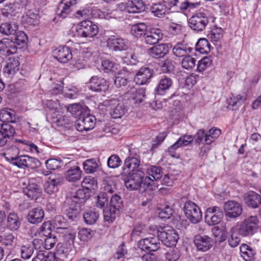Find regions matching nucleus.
Listing matches in <instances>:
<instances>
[{"label":"nucleus","instance_id":"36","mask_svg":"<svg viewBox=\"0 0 261 261\" xmlns=\"http://www.w3.org/2000/svg\"><path fill=\"white\" fill-rule=\"evenodd\" d=\"M66 179L69 182H75L82 177V171L78 166L71 167L65 174Z\"/></svg>","mask_w":261,"mask_h":261},{"label":"nucleus","instance_id":"3","mask_svg":"<svg viewBox=\"0 0 261 261\" xmlns=\"http://www.w3.org/2000/svg\"><path fill=\"white\" fill-rule=\"evenodd\" d=\"M77 35L81 37L92 38L97 35L99 29L96 24L89 20L79 23L76 27Z\"/></svg>","mask_w":261,"mask_h":261},{"label":"nucleus","instance_id":"12","mask_svg":"<svg viewBox=\"0 0 261 261\" xmlns=\"http://www.w3.org/2000/svg\"><path fill=\"white\" fill-rule=\"evenodd\" d=\"M224 212L226 217L230 218H236L242 214V205L237 201L229 200L225 202L224 204Z\"/></svg>","mask_w":261,"mask_h":261},{"label":"nucleus","instance_id":"13","mask_svg":"<svg viewBox=\"0 0 261 261\" xmlns=\"http://www.w3.org/2000/svg\"><path fill=\"white\" fill-rule=\"evenodd\" d=\"M95 121L96 119L94 116L83 115L76 120L75 126L78 131H88L94 127Z\"/></svg>","mask_w":261,"mask_h":261},{"label":"nucleus","instance_id":"35","mask_svg":"<svg viewBox=\"0 0 261 261\" xmlns=\"http://www.w3.org/2000/svg\"><path fill=\"white\" fill-rule=\"evenodd\" d=\"M228 242L229 245L232 248H235L239 245L241 239L240 231L238 229V226L232 227L229 232Z\"/></svg>","mask_w":261,"mask_h":261},{"label":"nucleus","instance_id":"2","mask_svg":"<svg viewBox=\"0 0 261 261\" xmlns=\"http://www.w3.org/2000/svg\"><path fill=\"white\" fill-rule=\"evenodd\" d=\"M157 234L160 241L167 247L175 246L179 239L176 231L169 227H164L161 230H158Z\"/></svg>","mask_w":261,"mask_h":261},{"label":"nucleus","instance_id":"31","mask_svg":"<svg viewBox=\"0 0 261 261\" xmlns=\"http://www.w3.org/2000/svg\"><path fill=\"white\" fill-rule=\"evenodd\" d=\"M75 4L72 3V1L66 2L63 0L59 4L56 13L60 17L66 18L71 11V6Z\"/></svg>","mask_w":261,"mask_h":261},{"label":"nucleus","instance_id":"25","mask_svg":"<svg viewBox=\"0 0 261 261\" xmlns=\"http://www.w3.org/2000/svg\"><path fill=\"white\" fill-rule=\"evenodd\" d=\"M149 11L155 17L162 18L165 16L168 8L165 1L152 3L149 7Z\"/></svg>","mask_w":261,"mask_h":261},{"label":"nucleus","instance_id":"43","mask_svg":"<svg viewBox=\"0 0 261 261\" xmlns=\"http://www.w3.org/2000/svg\"><path fill=\"white\" fill-rule=\"evenodd\" d=\"M15 115L11 109H4L0 112V120L4 123H13L15 122Z\"/></svg>","mask_w":261,"mask_h":261},{"label":"nucleus","instance_id":"6","mask_svg":"<svg viewBox=\"0 0 261 261\" xmlns=\"http://www.w3.org/2000/svg\"><path fill=\"white\" fill-rule=\"evenodd\" d=\"M131 172L126 175L127 177L124 179L125 186L130 190H138L142 186L143 178L145 174L139 170Z\"/></svg>","mask_w":261,"mask_h":261},{"label":"nucleus","instance_id":"8","mask_svg":"<svg viewBox=\"0 0 261 261\" xmlns=\"http://www.w3.org/2000/svg\"><path fill=\"white\" fill-rule=\"evenodd\" d=\"M106 43L109 49L114 51L126 50L129 47L128 40L117 35L109 36Z\"/></svg>","mask_w":261,"mask_h":261},{"label":"nucleus","instance_id":"11","mask_svg":"<svg viewBox=\"0 0 261 261\" xmlns=\"http://www.w3.org/2000/svg\"><path fill=\"white\" fill-rule=\"evenodd\" d=\"M160 239L158 237L146 238L140 240L137 244L139 249L144 251H156L160 248Z\"/></svg>","mask_w":261,"mask_h":261},{"label":"nucleus","instance_id":"5","mask_svg":"<svg viewBox=\"0 0 261 261\" xmlns=\"http://www.w3.org/2000/svg\"><path fill=\"white\" fill-rule=\"evenodd\" d=\"M183 210L186 217L189 221L196 224L199 222L202 218V213L198 205L191 201L185 202Z\"/></svg>","mask_w":261,"mask_h":261},{"label":"nucleus","instance_id":"42","mask_svg":"<svg viewBox=\"0 0 261 261\" xmlns=\"http://www.w3.org/2000/svg\"><path fill=\"white\" fill-rule=\"evenodd\" d=\"M17 29L18 25L15 23H3L0 26V33L6 35H12Z\"/></svg>","mask_w":261,"mask_h":261},{"label":"nucleus","instance_id":"52","mask_svg":"<svg viewBox=\"0 0 261 261\" xmlns=\"http://www.w3.org/2000/svg\"><path fill=\"white\" fill-rule=\"evenodd\" d=\"M196 60L191 56H186L182 60L181 66L183 68L187 70H192L195 67Z\"/></svg>","mask_w":261,"mask_h":261},{"label":"nucleus","instance_id":"59","mask_svg":"<svg viewBox=\"0 0 261 261\" xmlns=\"http://www.w3.org/2000/svg\"><path fill=\"white\" fill-rule=\"evenodd\" d=\"M161 70L164 73H171L174 69V65L172 60L167 59L160 63Z\"/></svg>","mask_w":261,"mask_h":261},{"label":"nucleus","instance_id":"64","mask_svg":"<svg viewBox=\"0 0 261 261\" xmlns=\"http://www.w3.org/2000/svg\"><path fill=\"white\" fill-rule=\"evenodd\" d=\"M223 30L221 28L216 27L211 31L208 35L212 41L217 42L223 37Z\"/></svg>","mask_w":261,"mask_h":261},{"label":"nucleus","instance_id":"20","mask_svg":"<svg viewBox=\"0 0 261 261\" xmlns=\"http://www.w3.org/2000/svg\"><path fill=\"white\" fill-rule=\"evenodd\" d=\"M244 200L248 207L257 208L261 204V196L253 191H250L244 194Z\"/></svg>","mask_w":261,"mask_h":261},{"label":"nucleus","instance_id":"24","mask_svg":"<svg viewBox=\"0 0 261 261\" xmlns=\"http://www.w3.org/2000/svg\"><path fill=\"white\" fill-rule=\"evenodd\" d=\"M147 52L152 58L155 59L163 58L168 53L169 46L167 44L161 43L150 48Z\"/></svg>","mask_w":261,"mask_h":261},{"label":"nucleus","instance_id":"58","mask_svg":"<svg viewBox=\"0 0 261 261\" xmlns=\"http://www.w3.org/2000/svg\"><path fill=\"white\" fill-rule=\"evenodd\" d=\"M212 59L211 56L203 57L198 61L197 69L199 72L203 71L206 68L210 67L212 64Z\"/></svg>","mask_w":261,"mask_h":261},{"label":"nucleus","instance_id":"57","mask_svg":"<svg viewBox=\"0 0 261 261\" xmlns=\"http://www.w3.org/2000/svg\"><path fill=\"white\" fill-rule=\"evenodd\" d=\"M14 43L17 45H24L25 44L28 38L27 35L22 31L15 32L14 34Z\"/></svg>","mask_w":261,"mask_h":261},{"label":"nucleus","instance_id":"18","mask_svg":"<svg viewBox=\"0 0 261 261\" xmlns=\"http://www.w3.org/2000/svg\"><path fill=\"white\" fill-rule=\"evenodd\" d=\"M54 57L59 62L65 63L73 56L71 49L67 46H59L54 51Z\"/></svg>","mask_w":261,"mask_h":261},{"label":"nucleus","instance_id":"54","mask_svg":"<svg viewBox=\"0 0 261 261\" xmlns=\"http://www.w3.org/2000/svg\"><path fill=\"white\" fill-rule=\"evenodd\" d=\"M100 11L98 10H90L88 9H83L82 10H78L75 13V17L80 18H86L90 15L92 17H96V13L98 14Z\"/></svg>","mask_w":261,"mask_h":261},{"label":"nucleus","instance_id":"1","mask_svg":"<svg viewBox=\"0 0 261 261\" xmlns=\"http://www.w3.org/2000/svg\"><path fill=\"white\" fill-rule=\"evenodd\" d=\"M140 165V157L139 150L137 149L129 150V155L124 161L122 174L125 175L129 172L136 171Z\"/></svg>","mask_w":261,"mask_h":261},{"label":"nucleus","instance_id":"46","mask_svg":"<svg viewBox=\"0 0 261 261\" xmlns=\"http://www.w3.org/2000/svg\"><path fill=\"white\" fill-rule=\"evenodd\" d=\"M92 53L91 49L89 48H84L82 53L83 60L78 59L75 63V65L78 68H83L86 65L87 60L92 57Z\"/></svg>","mask_w":261,"mask_h":261},{"label":"nucleus","instance_id":"60","mask_svg":"<svg viewBox=\"0 0 261 261\" xmlns=\"http://www.w3.org/2000/svg\"><path fill=\"white\" fill-rule=\"evenodd\" d=\"M122 204L123 201L121 197L117 194H114L111 198L109 207L119 211Z\"/></svg>","mask_w":261,"mask_h":261},{"label":"nucleus","instance_id":"41","mask_svg":"<svg viewBox=\"0 0 261 261\" xmlns=\"http://www.w3.org/2000/svg\"><path fill=\"white\" fill-rule=\"evenodd\" d=\"M98 217L99 213L94 209L88 210L83 213L84 221L89 225L95 223Z\"/></svg>","mask_w":261,"mask_h":261},{"label":"nucleus","instance_id":"30","mask_svg":"<svg viewBox=\"0 0 261 261\" xmlns=\"http://www.w3.org/2000/svg\"><path fill=\"white\" fill-rule=\"evenodd\" d=\"M44 216L43 209L40 207L33 208L29 212L27 216L28 221L32 224L41 222Z\"/></svg>","mask_w":261,"mask_h":261},{"label":"nucleus","instance_id":"28","mask_svg":"<svg viewBox=\"0 0 261 261\" xmlns=\"http://www.w3.org/2000/svg\"><path fill=\"white\" fill-rule=\"evenodd\" d=\"M173 84L172 79L166 76L162 77L155 89L156 94L160 95H164L170 88Z\"/></svg>","mask_w":261,"mask_h":261},{"label":"nucleus","instance_id":"62","mask_svg":"<svg viewBox=\"0 0 261 261\" xmlns=\"http://www.w3.org/2000/svg\"><path fill=\"white\" fill-rule=\"evenodd\" d=\"M122 161L119 156L116 154L111 155L108 159L107 164L109 168L115 169L119 167Z\"/></svg>","mask_w":261,"mask_h":261},{"label":"nucleus","instance_id":"37","mask_svg":"<svg viewBox=\"0 0 261 261\" xmlns=\"http://www.w3.org/2000/svg\"><path fill=\"white\" fill-rule=\"evenodd\" d=\"M147 25L143 22L134 24L130 29V34L138 38L144 37L147 31Z\"/></svg>","mask_w":261,"mask_h":261},{"label":"nucleus","instance_id":"21","mask_svg":"<svg viewBox=\"0 0 261 261\" xmlns=\"http://www.w3.org/2000/svg\"><path fill=\"white\" fill-rule=\"evenodd\" d=\"M58 104L53 100H47L46 102V107L50 110H55L53 113V117L57 119L56 122L60 125H64L68 123L69 120L65 116H62L60 110V107H58Z\"/></svg>","mask_w":261,"mask_h":261},{"label":"nucleus","instance_id":"15","mask_svg":"<svg viewBox=\"0 0 261 261\" xmlns=\"http://www.w3.org/2000/svg\"><path fill=\"white\" fill-rule=\"evenodd\" d=\"M213 240L206 235H196L194 239V243L198 251L205 252L210 249L213 246Z\"/></svg>","mask_w":261,"mask_h":261},{"label":"nucleus","instance_id":"16","mask_svg":"<svg viewBox=\"0 0 261 261\" xmlns=\"http://www.w3.org/2000/svg\"><path fill=\"white\" fill-rule=\"evenodd\" d=\"M89 88L94 92H105L109 88L108 82L102 77L93 76L89 81Z\"/></svg>","mask_w":261,"mask_h":261},{"label":"nucleus","instance_id":"49","mask_svg":"<svg viewBox=\"0 0 261 261\" xmlns=\"http://www.w3.org/2000/svg\"><path fill=\"white\" fill-rule=\"evenodd\" d=\"M195 48L201 54H207L210 51V44L206 39L200 38L195 44Z\"/></svg>","mask_w":261,"mask_h":261},{"label":"nucleus","instance_id":"9","mask_svg":"<svg viewBox=\"0 0 261 261\" xmlns=\"http://www.w3.org/2000/svg\"><path fill=\"white\" fill-rule=\"evenodd\" d=\"M258 222L255 216H250L244 220L239 226H238L240 234L244 237L253 234L257 228Z\"/></svg>","mask_w":261,"mask_h":261},{"label":"nucleus","instance_id":"51","mask_svg":"<svg viewBox=\"0 0 261 261\" xmlns=\"http://www.w3.org/2000/svg\"><path fill=\"white\" fill-rule=\"evenodd\" d=\"M147 173L149 175L153 177L154 180H158L162 176V168L160 166H151L147 169Z\"/></svg>","mask_w":261,"mask_h":261},{"label":"nucleus","instance_id":"48","mask_svg":"<svg viewBox=\"0 0 261 261\" xmlns=\"http://www.w3.org/2000/svg\"><path fill=\"white\" fill-rule=\"evenodd\" d=\"M89 192L87 189H80L70 197L83 204L89 198Z\"/></svg>","mask_w":261,"mask_h":261},{"label":"nucleus","instance_id":"34","mask_svg":"<svg viewBox=\"0 0 261 261\" xmlns=\"http://www.w3.org/2000/svg\"><path fill=\"white\" fill-rule=\"evenodd\" d=\"M61 180L55 176H50L44 185V191L48 194H53L58 191V185Z\"/></svg>","mask_w":261,"mask_h":261},{"label":"nucleus","instance_id":"27","mask_svg":"<svg viewBox=\"0 0 261 261\" xmlns=\"http://www.w3.org/2000/svg\"><path fill=\"white\" fill-rule=\"evenodd\" d=\"M43 244L42 240L34 239L32 243L23 245L20 248L21 257L24 259L31 258L33 254L34 248L38 244Z\"/></svg>","mask_w":261,"mask_h":261},{"label":"nucleus","instance_id":"29","mask_svg":"<svg viewBox=\"0 0 261 261\" xmlns=\"http://www.w3.org/2000/svg\"><path fill=\"white\" fill-rule=\"evenodd\" d=\"M193 48L184 42L176 43L173 47V54L177 57L186 56L192 52Z\"/></svg>","mask_w":261,"mask_h":261},{"label":"nucleus","instance_id":"4","mask_svg":"<svg viewBox=\"0 0 261 261\" xmlns=\"http://www.w3.org/2000/svg\"><path fill=\"white\" fill-rule=\"evenodd\" d=\"M189 27L196 32L203 31L208 24L209 20L206 13L197 12L188 19Z\"/></svg>","mask_w":261,"mask_h":261},{"label":"nucleus","instance_id":"50","mask_svg":"<svg viewBox=\"0 0 261 261\" xmlns=\"http://www.w3.org/2000/svg\"><path fill=\"white\" fill-rule=\"evenodd\" d=\"M221 134V130L218 128H212L205 135L204 143L206 144H210L215 141Z\"/></svg>","mask_w":261,"mask_h":261},{"label":"nucleus","instance_id":"55","mask_svg":"<svg viewBox=\"0 0 261 261\" xmlns=\"http://www.w3.org/2000/svg\"><path fill=\"white\" fill-rule=\"evenodd\" d=\"M27 155H18L16 157H11L9 161L11 164L19 168H25Z\"/></svg>","mask_w":261,"mask_h":261},{"label":"nucleus","instance_id":"45","mask_svg":"<svg viewBox=\"0 0 261 261\" xmlns=\"http://www.w3.org/2000/svg\"><path fill=\"white\" fill-rule=\"evenodd\" d=\"M0 132L8 141L15 134V129L11 124L4 123L1 124Z\"/></svg>","mask_w":261,"mask_h":261},{"label":"nucleus","instance_id":"56","mask_svg":"<svg viewBox=\"0 0 261 261\" xmlns=\"http://www.w3.org/2000/svg\"><path fill=\"white\" fill-rule=\"evenodd\" d=\"M125 109L122 103H119L111 111L110 114L114 119L121 118L124 114Z\"/></svg>","mask_w":261,"mask_h":261},{"label":"nucleus","instance_id":"7","mask_svg":"<svg viewBox=\"0 0 261 261\" xmlns=\"http://www.w3.org/2000/svg\"><path fill=\"white\" fill-rule=\"evenodd\" d=\"M42 182L40 177H37L30 180L28 185L23 189V192L25 195L31 200H36L42 195L41 187L35 183Z\"/></svg>","mask_w":261,"mask_h":261},{"label":"nucleus","instance_id":"32","mask_svg":"<svg viewBox=\"0 0 261 261\" xmlns=\"http://www.w3.org/2000/svg\"><path fill=\"white\" fill-rule=\"evenodd\" d=\"M240 254L245 261H254L256 254L255 250L249 245L243 244L240 247Z\"/></svg>","mask_w":261,"mask_h":261},{"label":"nucleus","instance_id":"47","mask_svg":"<svg viewBox=\"0 0 261 261\" xmlns=\"http://www.w3.org/2000/svg\"><path fill=\"white\" fill-rule=\"evenodd\" d=\"M83 168L87 173H93L98 168L97 161L94 159H88L83 163Z\"/></svg>","mask_w":261,"mask_h":261},{"label":"nucleus","instance_id":"10","mask_svg":"<svg viewBox=\"0 0 261 261\" xmlns=\"http://www.w3.org/2000/svg\"><path fill=\"white\" fill-rule=\"evenodd\" d=\"M223 215V211L220 207L217 206L210 207L205 212V221L210 225H215L221 221Z\"/></svg>","mask_w":261,"mask_h":261},{"label":"nucleus","instance_id":"61","mask_svg":"<svg viewBox=\"0 0 261 261\" xmlns=\"http://www.w3.org/2000/svg\"><path fill=\"white\" fill-rule=\"evenodd\" d=\"M101 66L102 69L106 72L110 71L114 72L117 69V65L109 59L102 60L101 62Z\"/></svg>","mask_w":261,"mask_h":261},{"label":"nucleus","instance_id":"19","mask_svg":"<svg viewBox=\"0 0 261 261\" xmlns=\"http://www.w3.org/2000/svg\"><path fill=\"white\" fill-rule=\"evenodd\" d=\"M20 63L17 57L9 58L3 68V73L8 76H13L18 70Z\"/></svg>","mask_w":261,"mask_h":261},{"label":"nucleus","instance_id":"40","mask_svg":"<svg viewBox=\"0 0 261 261\" xmlns=\"http://www.w3.org/2000/svg\"><path fill=\"white\" fill-rule=\"evenodd\" d=\"M129 13H136L144 11L145 5L142 0H128Z\"/></svg>","mask_w":261,"mask_h":261},{"label":"nucleus","instance_id":"23","mask_svg":"<svg viewBox=\"0 0 261 261\" xmlns=\"http://www.w3.org/2000/svg\"><path fill=\"white\" fill-rule=\"evenodd\" d=\"M163 38V33L160 29L152 28L147 31L144 36V41L147 44L154 45Z\"/></svg>","mask_w":261,"mask_h":261},{"label":"nucleus","instance_id":"17","mask_svg":"<svg viewBox=\"0 0 261 261\" xmlns=\"http://www.w3.org/2000/svg\"><path fill=\"white\" fill-rule=\"evenodd\" d=\"M125 93L126 97L134 101L135 103H140L145 97V91L143 88H136L134 85L129 84Z\"/></svg>","mask_w":261,"mask_h":261},{"label":"nucleus","instance_id":"53","mask_svg":"<svg viewBox=\"0 0 261 261\" xmlns=\"http://www.w3.org/2000/svg\"><path fill=\"white\" fill-rule=\"evenodd\" d=\"M67 111L71 113L74 117H81L82 116V107L77 103H73L70 106L65 107Z\"/></svg>","mask_w":261,"mask_h":261},{"label":"nucleus","instance_id":"39","mask_svg":"<svg viewBox=\"0 0 261 261\" xmlns=\"http://www.w3.org/2000/svg\"><path fill=\"white\" fill-rule=\"evenodd\" d=\"M119 211L112 207L107 206L103 211V219L106 223H112L116 219V216L119 214Z\"/></svg>","mask_w":261,"mask_h":261},{"label":"nucleus","instance_id":"26","mask_svg":"<svg viewBox=\"0 0 261 261\" xmlns=\"http://www.w3.org/2000/svg\"><path fill=\"white\" fill-rule=\"evenodd\" d=\"M17 49L14 41L8 38H4L0 41V53L3 56H9L16 53Z\"/></svg>","mask_w":261,"mask_h":261},{"label":"nucleus","instance_id":"44","mask_svg":"<svg viewBox=\"0 0 261 261\" xmlns=\"http://www.w3.org/2000/svg\"><path fill=\"white\" fill-rule=\"evenodd\" d=\"M51 225H53L54 228L56 229L58 232H61L60 230H66L68 226L65 218L61 215L56 216L54 218Z\"/></svg>","mask_w":261,"mask_h":261},{"label":"nucleus","instance_id":"63","mask_svg":"<svg viewBox=\"0 0 261 261\" xmlns=\"http://www.w3.org/2000/svg\"><path fill=\"white\" fill-rule=\"evenodd\" d=\"M39 234L45 237L53 235L51 232V223L50 222H44L40 227Z\"/></svg>","mask_w":261,"mask_h":261},{"label":"nucleus","instance_id":"38","mask_svg":"<svg viewBox=\"0 0 261 261\" xmlns=\"http://www.w3.org/2000/svg\"><path fill=\"white\" fill-rule=\"evenodd\" d=\"M246 99V94H244L243 95L239 94L236 96H232L230 97L227 108L228 109L232 111L237 110Z\"/></svg>","mask_w":261,"mask_h":261},{"label":"nucleus","instance_id":"14","mask_svg":"<svg viewBox=\"0 0 261 261\" xmlns=\"http://www.w3.org/2000/svg\"><path fill=\"white\" fill-rule=\"evenodd\" d=\"M66 215L69 219L73 220L80 213L82 204L77 202L71 197H67L65 201Z\"/></svg>","mask_w":261,"mask_h":261},{"label":"nucleus","instance_id":"33","mask_svg":"<svg viewBox=\"0 0 261 261\" xmlns=\"http://www.w3.org/2000/svg\"><path fill=\"white\" fill-rule=\"evenodd\" d=\"M21 225V221L18 214L15 212H10L7 215V225L11 230L18 229Z\"/></svg>","mask_w":261,"mask_h":261},{"label":"nucleus","instance_id":"22","mask_svg":"<svg viewBox=\"0 0 261 261\" xmlns=\"http://www.w3.org/2000/svg\"><path fill=\"white\" fill-rule=\"evenodd\" d=\"M152 70L147 67H141L136 74L134 82L139 85L146 84L152 76Z\"/></svg>","mask_w":261,"mask_h":261}]
</instances>
